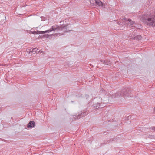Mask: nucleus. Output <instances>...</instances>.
Wrapping results in <instances>:
<instances>
[{"label": "nucleus", "instance_id": "14", "mask_svg": "<svg viewBox=\"0 0 155 155\" xmlns=\"http://www.w3.org/2000/svg\"><path fill=\"white\" fill-rule=\"evenodd\" d=\"M103 61V64H105L107 65H110L112 64L111 61Z\"/></svg>", "mask_w": 155, "mask_h": 155}, {"label": "nucleus", "instance_id": "2", "mask_svg": "<svg viewBox=\"0 0 155 155\" xmlns=\"http://www.w3.org/2000/svg\"><path fill=\"white\" fill-rule=\"evenodd\" d=\"M130 93L129 88H125L120 91L116 92L115 93L112 94V97L113 98L118 97H120L128 96Z\"/></svg>", "mask_w": 155, "mask_h": 155}, {"label": "nucleus", "instance_id": "10", "mask_svg": "<svg viewBox=\"0 0 155 155\" xmlns=\"http://www.w3.org/2000/svg\"><path fill=\"white\" fill-rule=\"evenodd\" d=\"M132 39L134 40H139L142 38V37L140 35H132Z\"/></svg>", "mask_w": 155, "mask_h": 155}, {"label": "nucleus", "instance_id": "19", "mask_svg": "<svg viewBox=\"0 0 155 155\" xmlns=\"http://www.w3.org/2000/svg\"><path fill=\"white\" fill-rule=\"evenodd\" d=\"M44 36L45 37H48V36H49V35L48 34L45 35Z\"/></svg>", "mask_w": 155, "mask_h": 155}, {"label": "nucleus", "instance_id": "22", "mask_svg": "<svg viewBox=\"0 0 155 155\" xmlns=\"http://www.w3.org/2000/svg\"><path fill=\"white\" fill-rule=\"evenodd\" d=\"M101 61V62H103V61H102V60H101V61Z\"/></svg>", "mask_w": 155, "mask_h": 155}, {"label": "nucleus", "instance_id": "3", "mask_svg": "<svg viewBox=\"0 0 155 155\" xmlns=\"http://www.w3.org/2000/svg\"><path fill=\"white\" fill-rule=\"evenodd\" d=\"M59 28H61L60 29H58L56 30H54L55 31L59 32L58 33L60 35H62L65 32H68L70 31H71V28L68 26L69 25L66 24L64 25H61L60 26H58L57 25Z\"/></svg>", "mask_w": 155, "mask_h": 155}, {"label": "nucleus", "instance_id": "15", "mask_svg": "<svg viewBox=\"0 0 155 155\" xmlns=\"http://www.w3.org/2000/svg\"><path fill=\"white\" fill-rule=\"evenodd\" d=\"M41 21H44L46 19V18L45 17H41Z\"/></svg>", "mask_w": 155, "mask_h": 155}, {"label": "nucleus", "instance_id": "16", "mask_svg": "<svg viewBox=\"0 0 155 155\" xmlns=\"http://www.w3.org/2000/svg\"><path fill=\"white\" fill-rule=\"evenodd\" d=\"M36 54H38L40 52V50L36 48Z\"/></svg>", "mask_w": 155, "mask_h": 155}, {"label": "nucleus", "instance_id": "20", "mask_svg": "<svg viewBox=\"0 0 155 155\" xmlns=\"http://www.w3.org/2000/svg\"><path fill=\"white\" fill-rule=\"evenodd\" d=\"M152 129L153 130H154L155 131V127H153L152 128Z\"/></svg>", "mask_w": 155, "mask_h": 155}, {"label": "nucleus", "instance_id": "1", "mask_svg": "<svg viewBox=\"0 0 155 155\" xmlns=\"http://www.w3.org/2000/svg\"><path fill=\"white\" fill-rule=\"evenodd\" d=\"M140 20L147 25L155 26V15L144 14L140 18Z\"/></svg>", "mask_w": 155, "mask_h": 155}, {"label": "nucleus", "instance_id": "6", "mask_svg": "<svg viewBox=\"0 0 155 155\" xmlns=\"http://www.w3.org/2000/svg\"><path fill=\"white\" fill-rule=\"evenodd\" d=\"M93 108L94 109H98L99 108H103L105 106V104H94L93 105Z\"/></svg>", "mask_w": 155, "mask_h": 155}, {"label": "nucleus", "instance_id": "23", "mask_svg": "<svg viewBox=\"0 0 155 155\" xmlns=\"http://www.w3.org/2000/svg\"><path fill=\"white\" fill-rule=\"evenodd\" d=\"M154 110L155 112V107H154Z\"/></svg>", "mask_w": 155, "mask_h": 155}, {"label": "nucleus", "instance_id": "17", "mask_svg": "<svg viewBox=\"0 0 155 155\" xmlns=\"http://www.w3.org/2000/svg\"><path fill=\"white\" fill-rule=\"evenodd\" d=\"M34 34H38V33L37 31H34L32 33Z\"/></svg>", "mask_w": 155, "mask_h": 155}, {"label": "nucleus", "instance_id": "5", "mask_svg": "<svg viewBox=\"0 0 155 155\" xmlns=\"http://www.w3.org/2000/svg\"><path fill=\"white\" fill-rule=\"evenodd\" d=\"M60 29L61 28H59L57 27V25H55L54 26H52L51 28L49 30H48L46 31H37V32L38 33V34H45L46 33H48L50 32L51 31H54V30H56L57 29Z\"/></svg>", "mask_w": 155, "mask_h": 155}, {"label": "nucleus", "instance_id": "4", "mask_svg": "<svg viewBox=\"0 0 155 155\" xmlns=\"http://www.w3.org/2000/svg\"><path fill=\"white\" fill-rule=\"evenodd\" d=\"M88 111L87 109L86 108L83 111H81L78 115L77 116L75 115V117H74V119L77 120L79 119L81 117H85L86 115L88 114Z\"/></svg>", "mask_w": 155, "mask_h": 155}, {"label": "nucleus", "instance_id": "7", "mask_svg": "<svg viewBox=\"0 0 155 155\" xmlns=\"http://www.w3.org/2000/svg\"><path fill=\"white\" fill-rule=\"evenodd\" d=\"M95 103L94 104H105L104 102H102V99L101 97H97L95 98Z\"/></svg>", "mask_w": 155, "mask_h": 155}, {"label": "nucleus", "instance_id": "13", "mask_svg": "<svg viewBox=\"0 0 155 155\" xmlns=\"http://www.w3.org/2000/svg\"><path fill=\"white\" fill-rule=\"evenodd\" d=\"M96 1V3L99 6H103V4L102 2L99 0H95Z\"/></svg>", "mask_w": 155, "mask_h": 155}, {"label": "nucleus", "instance_id": "18", "mask_svg": "<svg viewBox=\"0 0 155 155\" xmlns=\"http://www.w3.org/2000/svg\"><path fill=\"white\" fill-rule=\"evenodd\" d=\"M89 96L88 95H85V97L86 98V99H87V98Z\"/></svg>", "mask_w": 155, "mask_h": 155}, {"label": "nucleus", "instance_id": "8", "mask_svg": "<svg viewBox=\"0 0 155 155\" xmlns=\"http://www.w3.org/2000/svg\"><path fill=\"white\" fill-rule=\"evenodd\" d=\"M35 122L34 121H30L27 124V127L28 128H33L35 127Z\"/></svg>", "mask_w": 155, "mask_h": 155}, {"label": "nucleus", "instance_id": "12", "mask_svg": "<svg viewBox=\"0 0 155 155\" xmlns=\"http://www.w3.org/2000/svg\"><path fill=\"white\" fill-rule=\"evenodd\" d=\"M36 48H35L33 49H29V53H31V54H35L36 53Z\"/></svg>", "mask_w": 155, "mask_h": 155}, {"label": "nucleus", "instance_id": "11", "mask_svg": "<svg viewBox=\"0 0 155 155\" xmlns=\"http://www.w3.org/2000/svg\"><path fill=\"white\" fill-rule=\"evenodd\" d=\"M117 139V138L116 137H115L114 138L111 139H110L109 140H107L105 141L104 143V144H107L109 143L110 141L112 142L116 141Z\"/></svg>", "mask_w": 155, "mask_h": 155}, {"label": "nucleus", "instance_id": "21", "mask_svg": "<svg viewBox=\"0 0 155 155\" xmlns=\"http://www.w3.org/2000/svg\"><path fill=\"white\" fill-rule=\"evenodd\" d=\"M76 97H79V96H78V95H76Z\"/></svg>", "mask_w": 155, "mask_h": 155}, {"label": "nucleus", "instance_id": "9", "mask_svg": "<svg viewBox=\"0 0 155 155\" xmlns=\"http://www.w3.org/2000/svg\"><path fill=\"white\" fill-rule=\"evenodd\" d=\"M125 20H127L128 21V24L130 26H131L132 27L134 26V22L133 21H132L131 19H127V18H125Z\"/></svg>", "mask_w": 155, "mask_h": 155}]
</instances>
